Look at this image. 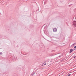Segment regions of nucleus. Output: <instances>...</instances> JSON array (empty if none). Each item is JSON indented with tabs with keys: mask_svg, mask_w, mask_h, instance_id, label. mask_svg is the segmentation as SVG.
Instances as JSON below:
<instances>
[{
	"mask_svg": "<svg viewBox=\"0 0 76 76\" xmlns=\"http://www.w3.org/2000/svg\"><path fill=\"white\" fill-rule=\"evenodd\" d=\"M59 57H60V56H59Z\"/></svg>",
	"mask_w": 76,
	"mask_h": 76,
	"instance_id": "f8f14e48",
	"label": "nucleus"
},
{
	"mask_svg": "<svg viewBox=\"0 0 76 76\" xmlns=\"http://www.w3.org/2000/svg\"><path fill=\"white\" fill-rule=\"evenodd\" d=\"M72 51H73V49H71L70 50V51H69V53H72Z\"/></svg>",
	"mask_w": 76,
	"mask_h": 76,
	"instance_id": "20e7f679",
	"label": "nucleus"
},
{
	"mask_svg": "<svg viewBox=\"0 0 76 76\" xmlns=\"http://www.w3.org/2000/svg\"><path fill=\"white\" fill-rule=\"evenodd\" d=\"M17 59V57H15L14 58V61H15L16 59Z\"/></svg>",
	"mask_w": 76,
	"mask_h": 76,
	"instance_id": "7ed1b4c3",
	"label": "nucleus"
},
{
	"mask_svg": "<svg viewBox=\"0 0 76 76\" xmlns=\"http://www.w3.org/2000/svg\"><path fill=\"white\" fill-rule=\"evenodd\" d=\"M53 32H57V28H55L53 29Z\"/></svg>",
	"mask_w": 76,
	"mask_h": 76,
	"instance_id": "f03ea898",
	"label": "nucleus"
},
{
	"mask_svg": "<svg viewBox=\"0 0 76 76\" xmlns=\"http://www.w3.org/2000/svg\"><path fill=\"white\" fill-rule=\"evenodd\" d=\"M75 57H76V56H75V57H74V58H75Z\"/></svg>",
	"mask_w": 76,
	"mask_h": 76,
	"instance_id": "9d476101",
	"label": "nucleus"
},
{
	"mask_svg": "<svg viewBox=\"0 0 76 76\" xmlns=\"http://www.w3.org/2000/svg\"><path fill=\"white\" fill-rule=\"evenodd\" d=\"M74 48H76V46H75L74 47Z\"/></svg>",
	"mask_w": 76,
	"mask_h": 76,
	"instance_id": "0eeeda50",
	"label": "nucleus"
},
{
	"mask_svg": "<svg viewBox=\"0 0 76 76\" xmlns=\"http://www.w3.org/2000/svg\"><path fill=\"white\" fill-rule=\"evenodd\" d=\"M2 54V52L0 53V55H1Z\"/></svg>",
	"mask_w": 76,
	"mask_h": 76,
	"instance_id": "39448f33",
	"label": "nucleus"
},
{
	"mask_svg": "<svg viewBox=\"0 0 76 76\" xmlns=\"http://www.w3.org/2000/svg\"><path fill=\"white\" fill-rule=\"evenodd\" d=\"M72 23L76 27V21H75L73 23Z\"/></svg>",
	"mask_w": 76,
	"mask_h": 76,
	"instance_id": "f257e3e1",
	"label": "nucleus"
},
{
	"mask_svg": "<svg viewBox=\"0 0 76 76\" xmlns=\"http://www.w3.org/2000/svg\"><path fill=\"white\" fill-rule=\"evenodd\" d=\"M34 74H35V72H33V75H34Z\"/></svg>",
	"mask_w": 76,
	"mask_h": 76,
	"instance_id": "1a4fd4ad",
	"label": "nucleus"
},
{
	"mask_svg": "<svg viewBox=\"0 0 76 76\" xmlns=\"http://www.w3.org/2000/svg\"><path fill=\"white\" fill-rule=\"evenodd\" d=\"M71 75L70 74H69L68 75V76H70Z\"/></svg>",
	"mask_w": 76,
	"mask_h": 76,
	"instance_id": "6e6552de",
	"label": "nucleus"
},
{
	"mask_svg": "<svg viewBox=\"0 0 76 76\" xmlns=\"http://www.w3.org/2000/svg\"><path fill=\"white\" fill-rule=\"evenodd\" d=\"M44 65H46V64H44Z\"/></svg>",
	"mask_w": 76,
	"mask_h": 76,
	"instance_id": "9b49d317",
	"label": "nucleus"
},
{
	"mask_svg": "<svg viewBox=\"0 0 76 76\" xmlns=\"http://www.w3.org/2000/svg\"><path fill=\"white\" fill-rule=\"evenodd\" d=\"M31 76H33V75H34V74H31Z\"/></svg>",
	"mask_w": 76,
	"mask_h": 76,
	"instance_id": "423d86ee",
	"label": "nucleus"
}]
</instances>
